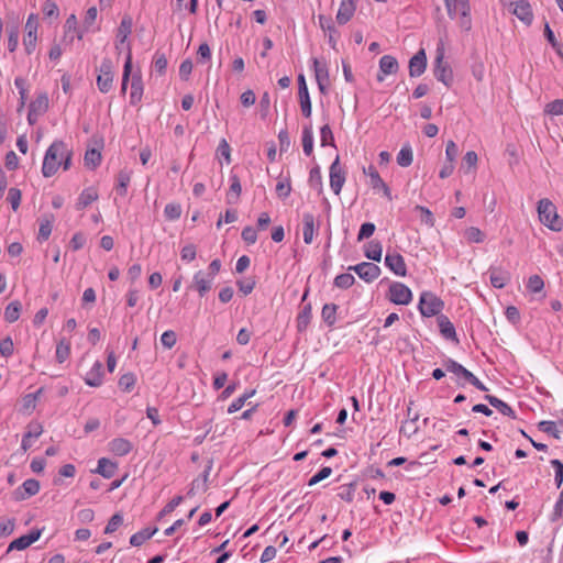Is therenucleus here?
Segmentation results:
<instances>
[{
	"label": "nucleus",
	"mask_w": 563,
	"mask_h": 563,
	"mask_svg": "<svg viewBox=\"0 0 563 563\" xmlns=\"http://www.w3.org/2000/svg\"><path fill=\"white\" fill-rule=\"evenodd\" d=\"M71 165V152L62 140L54 141L45 152L42 174L48 178L54 176L58 168L63 166L64 170L69 169Z\"/></svg>",
	"instance_id": "f257e3e1"
},
{
	"label": "nucleus",
	"mask_w": 563,
	"mask_h": 563,
	"mask_svg": "<svg viewBox=\"0 0 563 563\" xmlns=\"http://www.w3.org/2000/svg\"><path fill=\"white\" fill-rule=\"evenodd\" d=\"M133 20L130 15H124L120 22V25L117 30L115 34V49L121 53L122 51L126 52L125 62L123 66L122 74V84H121V92L125 93L128 89V84L130 80L132 66V49L131 43L129 42V36L132 33Z\"/></svg>",
	"instance_id": "f03ea898"
},
{
	"label": "nucleus",
	"mask_w": 563,
	"mask_h": 563,
	"mask_svg": "<svg viewBox=\"0 0 563 563\" xmlns=\"http://www.w3.org/2000/svg\"><path fill=\"white\" fill-rule=\"evenodd\" d=\"M445 7L448 10V14L451 19H456L459 16V25L460 27L468 32L472 29V19L470 15L471 8L468 0H444Z\"/></svg>",
	"instance_id": "7ed1b4c3"
},
{
	"label": "nucleus",
	"mask_w": 563,
	"mask_h": 563,
	"mask_svg": "<svg viewBox=\"0 0 563 563\" xmlns=\"http://www.w3.org/2000/svg\"><path fill=\"white\" fill-rule=\"evenodd\" d=\"M539 220L542 224L553 231H561L563 221L558 214L556 207L549 199H541L538 202Z\"/></svg>",
	"instance_id": "20e7f679"
},
{
	"label": "nucleus",
	"mask_w": 563,
	"mask_h": 563,
	"mask_svg": "<svg viewBox=\"0 0 563 563\" xmlns=\"http://www.w3.org/2000/svg\"><path fill=\"white\" fill-rule=\"evenodd\" d=\"M444 308L443 300L431 291H423L420 295L418 309L423 317L440 316Z\"/></svg>",
	"instance_id": "39448f33"
},
{
	"label": "nucleus",
	"mask_w": 563,
	"mask_h": 563,
	"mask_svg": "<svg viewBox=\"0 0 563 563\" xmlns=\"http://www.w3.org/2000/svg\"><path fill=\"white\" fill-rule=\"evenodd\" d=\"M500 3L526 25H530L532 23L533 12L528 0H500Z\"/></svg>",
	"instance_id": "423d86ee"
},
{
	"label": "nucleus",
	"mask_w": 563,
	"mask_h": 563,
	"mask_svg": "<svg viewBox=\"0 0 563 563\" xmlns=\"http://www.w3.org/2000/svg\"><path fill=\"white\" fill-rule=\"evenodd\" d=\"M444 367L449 373H452L457 379H464L479 390L486 391L487 387L468 369L452 358L444 362Z\"/></svg>",
	"instance_id": "0eeeda50"
},
{
	"label": "nucleus",
	"mask_w": 563,
	"mask_h": 563,
	"mask_svg": "<svg viewBox=\"0 0 563 563\" xmlns=\"http://www.w3.org/2000/svg\"><path fill=\"white\" fill-rule=\"evenodd\" d=\"M114 74L112 62L110 59H103L99 67V74L97 76V87L102 93L109 92L113 87Z\"/></svg>",
	"instance_id": "6e6552de"
},
{
	"label": "nucleus",
	"mask_w": 563,
	"mask_h": 563,
	"mask_svg": "<svg viewBox=\"0 0 563 563\" xmlns=\"http://www.w3.org/2000/svg\"><path fill=\"white\" fill-rule=\"evenodd\" d=\"M388 298L395 305H409L412 300V292L408 286L402 283L394 282L388 289Z\"/></svg>",
	"instance_id": "1a4fd4ad"
},
{
	"label": "nucleus",
	"mask_w": 563,
	"mask_h": 563,
	"mask_svg": "<svg viewBox=\"0 0 563 563\" xmlns=\"http://www.w3.org/2000/svg\"><path fill=\"white\" fill-rule=\"evenodd\" d=\"M311 60L318 88L322 95H327L330 87L328 65L325 62H320L317 57H313Z\"/></svg>",
	"instance_id": "9d476101"
},
{
	"label": "nucleus",
	"mask_w": 563,
	"mask_h": 563,
	"mask_svg": "<svg viewBox=\"0 0 563 563\" xmlns=\"http://www.w3.org/2000/svg\"><path fill=\"white\" fill-rule=\"evenodd\" d=\"M384 263L395 275L405 277L407 275V265L402 255L396 251L388 250Z\"/></svg>",
	"instance_id": "9b49d317"
},
{
	"label": "nucleus",
	"mask_w": 563,
	"mask_h": 563,
	"mask_svg": "<svg viewBox=\"0 0 563 563\" xmlns=\"http://www.w3.org/2000/svg\"><path fill=\"white\" fill-rule=\"evenodd\" d=\"M349 271H353L357 276L366 283H372L380 275L378 265L369 262H363L354 266H350Z\"/></svg>",
	"instance_id": "f8f14e48"
},
{
	"label": "nucleus",
	"mask_w": 563,
	"mask_h": 563,
	"mask_svg": "<svg viewBox=\"0 0 563 563\" xmlns=\"http://www.w3.org/2000/svg\"><path fill=\"white\" fill-rule=\"evenodd\" d=\"M434 76L439 81L443 82L446 87H450L452 85L453 73L451 67L446 63H444L443 52H439L435 58Z\"/></svg>",
	"instance_id": "ddd939ff"
},
{
	"label": "nucleus",
	"mask_w": 563,
	"mask_h": 563,
	"mask_svg": "<svg viewBox=\"0 0 563 563\" xmlns=\"http://www.w3.org/2000/svg\"><path fill=\"white\" fill-rule=\"evenodd\" d=\"M330 187L332 191L339 196L342 187L345 183V172L340 165L339 157L334 159V162L330 166Z\"/></svg>",
	"instance_id": "4468645a"
},
{
	"label": "nucleus",
	"mask_w": 563,
	"mask_h": 563,
	"mask_svg": "<svg viewBox=\"0 0 563 563\" xmlns=\"http://www.w3.org/2000/svg\"><path fill=\"white\" fill-rule=\"evenodd\" d=\"M213 280L205 271H198L195 273L189 288H194L200 297H205L212 288Z\"/></svg>",
	"instance_id": "2eb2a0df"
},
{
	"label": "nucleus",
	"mask_w": 563,
	"mask_h": 563,
	"mask_svg": "<svg viewBox=\"0 0 563 563\" xmlns=\"http://www.w3.org/2000/svg\"><path fill=\"white\" fill-rule=\"evenodd\" d=\"M298 95H299V102H300V109L302 114L306 118L311 117L312 108H311V100L308 91V87L306 84L305 76L300 74L298 76Z\"/></svg>",
	"instance_id": "dca6fc26"
},
{
	"label": "nucleus",
	"mask_w": 563,
	"mask_h": 563,
	"mask_svg": "<svg viewBox=\"0 0 563 563\" xmlns=\"http://www.w3.org/2000/svg\"><path fill=\"white\" fill-rule=\"evenodd\" d=\"M131 91H130V103L137 104L143 97L144 85L142 79V73L140 69L133 71L131 69Z\"/></svg>",
	"instance_id": "f3484780"
},
{
	"label": "nucleus",
	"mask_w": 563,
	"mask_h": 563,
	"mask_svg": "<svg viewBox=\"0 0 563 563\" xmlns=\"http://www.w3.org/2000/svg\"><path fill=\"white\" fill-rule=\"evenodd\" d=\"M36 30H37V20L34 14H31L27 18L25 24L26 34L23 38V44L25 46V51L27 54H31L35 49L36 45Z\"/></svg>",
	"instance_id": "a211bd4d"
},
{
	"label": "nucleus",
	"mask_w": 563,
	"mask_h": 563,
	"mask_svg": "<svg viewBox=\"0 0 563 563\" xmlns=\"http://www.w3.org/2000/svg\"><path fill=\"white\" fill-rule=\"evenodd\" d=\"M357 7V0H341L340 7L335 16L340 25L346 24L353 18Z\"/></svg>",
	"instance_id": "6ab92c4d"
},
{
	"label": "nucleus",
	"mask_w": 563,
	"mask_h": 563,
	"mask_svg": "<svg viewBox=\"0 0 563 563\" xmlns=\"http://www.w3.org/2000/svg\"><path fill=\"white\" fill-rule=\"evenodd\" d=\"M399 69L397 59L391 55H384L379 59V73L377 74V80L384 81L387 75L396 74Z\"/></svg>",
	"instance_id": "aec40b11"
},
{
	"label": "nucleus",
	"mask_w": 563,
	"mask_h": 563,
	"mask_svg": "<svg viewBox=\"0 0 563 563\" xmlns=\"http://www.w3.org/2000/svg\"><path fill=\"white\" fill-rule=\"evenodd\" d=\"M363 172H364V174L366 176H368L369 185H371V187L373 189H375V190H383L384 195L387 198H389V199L391 198L390 189L385 184V181L382 179V177L379 176L377 169L373 165H369L367 168H363Z\"/></svg>",
	"instance_id": "412c9836"
},
{
	"label": "nucleus",
	"mask_w": 563,
	"mask_h": 563,
	"mask_svg": "<svg viewBox=\"0 0 563 563\" xmlns=\"http://www.w3.org/2000/svg\"><path fill=\"white\" fill-rule=\"evenodd\" d=\"M427 68V56L424 49L418 51L409 60V75L421 76Z\"/></svg>",
	"instance_id": "4be33fe9"
},
{
	"label": "nucleus",
	"mask_w": 563,
	"mask_h": 563,
	"mask_svg": "<svg viewBox=\"0 0 563 563\" xmlns=\"http://www.w3.org/2000/svg\"><path fill=\"white\" fill-rule=\"evenodd\" d=\"M40 537L41 530H32L30 533L21 536L18 539L13 540L8 547V552L13 550H24L29 548L32 543L37 541Z\"/></svg>",
	"instance_id": "5701e85b"
},
{
	"label": "nucleus",
	"mask_w": 563,
	"mask_h": 563,
	"mask_svg": "<svg viewBox=\"0 0 563 563\" xmlns=\"http://www.w3.org/2000/svg\"><path fill=\"white\" fill-rule=\"evenodd\" d=\"M133 449V444L125 438H114L108 443V450L115 456H125Z\"/></svg>",
	"instance_id": "b1692460"
},
{
	"label": "nucleus",
	"mask_w": 563,
	"mask_h": 563,
	"mask_svg": "<svg viewBox=\"0 0 563 563\" xmlns=\"http://www.w3.org/2000/svg\"><path fill=\"white\" fill-rule=\"evenodd\" d=\"M85 383L90 387H99L103 382V365L96 361L84 377Z\"/></svg>",
	"instance_id": "393cba45"
},
{
	"label": "nucleus",
	"mask_w": 563,
	"mask_h": 563,
	"mask_svg": "<svg viewBox=\"0 0 563 563\" xmlns=\"http://www.w3.org/2000/svg\"><path fill=\"white\" fill-rule=\"evenodd\" d=\"M319 25L320 27L328 33V42L330 46L335 49L336 48V37L339 35V32L336 27L334 26V23L332 21L331 16H325L323 14H320L318 16Z\"/></svg>",
	"instance_id": "a878e982"
},
{
	"label": "nucleus",
	"mask_w": 563,
	"mask_h": 563,
	"mask_svg": "<svg viewBox=\"0 0 563 563\" xmlns=\"http://www.w3.org/2000/svg\"><path fill=\"white\" fill-rule=\"evenodd\" d=\"M437 323L441 335L445 340L459 342L454 324L445 314H440L437 318Z\"/></svg>",
	"instance_id": "bb28decb"
},
{
	"label": "nucleus",
	"mask_w": 563,
	"mask_h": 563,
	"mask_svg": "<svg viewBox=\"0 0 563 563\" xmlns=\"http://www.w3.org/2000/svg\"><path fill=\"white\" fill-rule=\"evenodd\" d=\"M316 218L312 213L306 212L302 216V236L306 244H311L314 239Z\"/></svg>",
	"instance_id": "cd10ccee"
},
{
	"label": "nucleus",
	"mask_w": 563,
	"mask_h": 563,
	"mask_svg": "<svg viewBox=\"0 0 563 563\" xmlns=\"http://www.w3.org/2000/svg\"><path fill=\"white\" fill-rule=\"evenodd\" d=\"M229 180L230 188L229 191L227 192V203L235 205L239 202L242 192L241 181L238 175L235 174H231Z\"/></svg>",
	"instance_id": "c85d7f7f"
},
{
	"label": "nucleus",
	"mask_w": 563,
	"mask_h": 563,
	"mask_svg": "<svg viewBox=\"0 0 563 563\" xmlns=\"http://www.w3.org/2000/svg\"><path fill=\"white\" fill-rule=\"evenodd\" d=\"M489 280L493 287L504 288L510 282V274L499 268H490L488 271Z\"/></svg>",
	"instance_id": "c756f323"
},
{
	"label": "nucleus",
	"mask_w": 563,
	"mask_h": 563,
	"mask_svg": "<svg viewBox=\"0 0 563 563\" xmlns=\"http://www.w3.org/2000/svg\"><path fill=\"white\" fill-rule=\"evenodd\" d=\"M99 198L98 191L93 187L85 188L76 202V209L77 210H84L87 208L90 203L95 202Z\"/></svg>",
	"instance_id": "7c9ffc66"
},
{
	"label": "nucleus",
	"mask_w": 563,
	"mask_h": 563,
	"mask_svg": "<svg viewBox=\"0 0 563 563\" xmlns=\"http://www.w3.org/2000/svg\"><path fill=\"white\" fill-rule=\"evenodd\" d=\"M54 220L55 218L53 214H45L44 217L41 218L37 234V240L40 242L46 241L51 236Z\"/></svg>",
	"instance_id": "2f4dec72"
},
{
	"label": "nucleus",
	"mask_w": 563,
	"mask_h": 563,
	"mask_svg": "<svg viewBox=\"0 0 563 563\" xmlns=\"http://www.w3.org/2000/svg\"><path fill=\"white\" fill-rule=\"evenodd\" d=\"M485 399L489 402L490 406L496 408L501 415L507 416L511 419H516V412L504 400H501L493 395H486Z\"/></svg>",
	"instance_id": "473e14b6"
},
{
	"label": "nucleus",
	"mask_w": 563,
	"mask_h": 563,
	"mask_svg": "<svg viewBox=\"0 0 563 563\" xmlns=\"http://www.w3.org/2000/svg\"><path fill=\"white\" fill-rule=\"evenodd\" d=\"M49 106L48 96L46 92L38 93L36 98L30 103L29 109L33 111V113H37L42 117L47 110Z\"/></svg>",
	"instance_id": "72a5a7b5"
},
{
	"label": "nucleus",
	"mask_w": 563,
	"mask_h": 563,
	"mask_svg": "<svg viewBox=\"0 0 563 563\" xmlns=\"http://www.w3.org/2000/svg\"><path fill=\"white\" fill-rule=\"evenodd\" d=\"M118 468V464L110 461L109 459L101 457L98 461V466L96 472L102 475L106 478H111Z\"/></svg>",
	"instance_id": "f704fd0d"
},
{
	"label": "nucleus",
	"mask_w": 563,
	"mask_h": 563,
	"mask_svg": "<svg viewBox=\"0 0 563 563\" xmlns=\"http://www.w3.org/2000/svg\"><path fill=\"white\" fill-rule=\"evenodd\" d=\"M157 532V528L150 529L145 528L130 538V544L132 547H141L145 541L150 540Z\"/></svg>",
	"instance_id": "c9c22d12"
},
{
	"label": "nucleus",
	"mask_w": 563,
	"mask_h": 563,
	"mask_svg": "<svg viewBox=\"0 0 563 563\" xmlns=\"http://www.w3.org/2000/svg\"><path fill=\"white\" fill-rule=\"evenodd\" d=\"M70 355V342L66 339H60L56 344V361L62 364L68 360Z\"/></svg>",
	"instance_id": "e433bc0d"
},
{
	"label": "nucleus",
	"mask_w": 563,
	"mask_h": 563,
	"mask_svg": "<svg viewBox=\"0 0 563 563\" xmlns=\"http://www.w3.org/2000/svg\"><path fill=\"white\" fill-rule=\"evenodd\" d=\"M338 308L339 307L335 303H325L322 307L321 317L327 325L333 327L335 324Z\"/></svg>",
	"instance_id": "4c0bfd02"
},
{
	"label": "nucleus",
	"mask_w": 563,
	"mask_h": 563,
	"mask_svg": "<svg viewBox=\"0 0 563 563\" xmlns=\"http://www.w3.org/2000/svg\"><path fill=\"white\" fill-rule=\"evenodd\" d=\"M465 240L468 243H483L486 239V234L477 227H468L463 233Z\"/></svg>",
	"instance_id": "58836bf2"
},
{
	"label": "nucleus",
	"mask_w": 563,
	"mask_h": 563,
	"mask_svg": "<svg viewBox=\"0 0 563 563\" xmlns=\"http://www.w3.org/2000/svg\"><path fill=\"white\" fill-rule=\"evenodd\" d=\"M302 150L307 156H310L313 152V132L311 125H307L302 129Z\"/></svg>",
	"instance_id": "ea45409f"
},
{
	"label": "nucleus",
	"mask_w": 563,
	"mask_h": 563,
	"mask_svg": "<svg viewBox=\"0 0 563 563\" xmlns=\"http://www.w3.org/2000/svg\"><path fill=\"white\" fill-rule=\"evenodd\" d=\"M383 247L382 244L377 241H371L367 243L365 247V256L368 260L379 262L382 258Z\"/></svg>",
	"instance_id": "a19ab883"
},
{
	"label": "nucleus",
	"mask_w": 563,
	"mask_h": 563,
	"mask_svg": "<svg viewBox=\"0 0 563 563\" xmlns=\"http://www.w3.org/2000/svg\"><path fill=\"white\" fill-rule=\"evenodd\" d=\"M413 155L410 145H404L397 154V163L401 167H408L412 164Z\"/></svg>",
	"instance_id": "79ce46f5"
},
{
	"label": "nucleus",
	"mask_w": 563,
	"mask_h": 563,
	"mask_svg": "<svg viewBox=\"0 0 563 563\" xmlns=\"http://www.w3.org/2000/svg\"><path fill=\"white\" fill-rule=\"evenodd\" d=\"M477 162L478 157L474 151L466 152L462 159L461 170L465 174L470 173L476 168Z\"/></svg>",
	"instance_id": "37998d69"
},
{
	"label": "nucleus",
	"mask_w": 563,
	"mask_h": 563,
	"mask_svg": "<svg viewBox=\"0 0 563 563\" xmlns=\"http://www.w3.org/2000/svg\"><path fill=\"white\" fill-rule=\"evenodd\" d=\"M311 316V306H305L297 317V329L299 332H303L307 329L310 323Z\"/></svg>",
	"instance_id": "c03bdc74"
},
{
	"label": "nucleus",
	"mask_w": 563,
	"mask_h": 563,
	"mask_svg": "<svg viewBox=\"0 0 563 563\" xmlns=\"http://www.w3.org/2000/svg\"><path fill=\"white\" fill-rule=\"evenodd\" d=\"M255 395V389H251L245 391L242 396L234 399L231 405L228 407V413H234L239 411L246 402L247 399Z\"/></svg>",
	"instance_id": "a18cd8bd"
},
{
	"label": "nucleus",
	"mask_w": 563,
	"mask_h": 563,
	"mask_svg": "<svg viewBox=\"0 0 563 563\" xmlns=\"http://www.w3.org/2000/svg\"><path fill=\"white\" fill-rule=\"evenodd\" d=\"M21 312V303L19 301L10 302L4 310V319L12 323L16 321L20 317Z\"/></svg>",
	"instance_id": "49530a36"
},
{
	"label": "nucleus",
	"mask_w": 563,
	"mask_h": 563,
	"mask_svg": "<svg viewBox=\"0 0 563 563\" xmlns=\"http://www.w3.org/2000/svg\"><path fill=\"white\" fill-rule=\"evenodd\" d=\"M354 283H355V278L350 273H343V274L338 275L333 282L334 286L338 288H341V289H347V288L352 287Z\"/></svg>",
	"instance_id": "de8ad7c7"
},
{
	"label": "nucleus",
	"mask_w": 563,
	"mask_h": 563,
	"mask_svg": "<svg viewBox=\"0 0 563 563\" xmlns=\"http://www.w3.org/2000/svg\"><path fill=\"white\" fill-rule=\"evenodd\" d=\"M544 288V282L540 275H532L528 278L527 289L532 294L541 292Z\"/></svg>",
	"instance_id": "09e8293b"
},
{
	"label": "nucleus",
	"mask_w": 563,
	"mask_h": 563,
	"mask_svg": "<svg viewBox=\"0 0 563 563\" xmlns=\"http://www.w3.org/2000/svg\"><path fill=\"white\" fill-rule=\"evenodd\" d=\"M309 185L319 192L322 191V176L319 166L311 168L309 173Z\"/></svg>",
	"instance_id": "8fccbe9b"
},
{
	"label": "nucleus",
	"mask_w": 563,
	"mask_h": 563,
	"mask_svg": "<svg viewBox=\"0 0 563 563\" xmlns=\"http://www.w3.org/2000/svg\"><path fill=\"white\" fill-rule=\"evenodd\" d=\"M291 192V184L289 178H282L276 184V194L280 199H286Z\"/></svg>",
	"instance_id": "3c124183"
},
{
	"label": "nucleus",
	"mask_w": 563,
	"mask_h": 563,
	"mask_svg": "<svg viewBox=\"0 0 563 563\" xmlns=\"http://www.w3.org/2000/svg\"><path fill=\"white\" fill-rule=\"evenodd\" d=\"M538 428L540 431L548 433V434L554 437L555 439L560 438V431L554 421L543 420V421L539 422Z\"/></svg>",
	"instance_id": "603ef678"
},
{
	"label": "nucleus",
	"mask_w": 563,
	"mask_h": 563,
	"mask_svg": "<svg viewBox=\"0 0 563 563\" xmlns=\"http://www.w3.org/2000/svg\"><path fill=\"white\" fill-rule=\"evenodd\" d=\"M320 144L321 146H334V136L329 124H324L320 129Z\"/></svg>",
	"instance_id": "864d4df0"
},
{
	"label": "nucleus",
	"mask_w": 563,
	"mask_h": 563,
	"mask_svg": "<svg viewBox=\"0 0 563 563\" xmlns=\"http://www.w3.org/2000/svg\"><path fill=\"white\" fill-rule=\"evenodd\" d=\"M183 501H184V496H181V495L175 496L159 511L158 517L163 518V517L172 514Z\"/></svg>",
	"instance_id": "5fc2aeb1"
},
{
	"label": "nucleus",
	"mask_w": 563,
	"mask_h": 563,
	"mask_svg": "<svg viewBox=\"0 0 563 563\" xmlns=\"http://www.w3.org/2000/svg\"><path fill=\"white\" fill-rule=\"evenodd\" d=\"M135 383H136V378H135V375L132 373L123 374L119 378V387L123 391H131L133 389Z\"/></svg>",
	"instance_id": "6e6d98bb"
},
{
	"label": "nucleus",
	"mask_w": 563,
	"mask_h": 563,
	"mask_svg": "<svg viewBox=\"0 0 563 563\" xmlns=\"http://www.w3.org/2000/svg\"><path fill=\"white\" fill-rule=\"evenodd\" d=\"M164 216L167 220L174 221L180 218L181 207L178 203H168L165 206Z\"/></svg>",
	"instance_id": "4d7b16f0"
},
{
	"label": "nucleus",
	"mask_w": 563,
	"mask_h": 563,
	"mask_svg": "<svg viewBox=\"0 0 563 563\" xmlns=\"http://www.w3.org/2000/svg\"><path fill=\"white\" fill-rule=\"evenodd\" d=\"M419 419V415L415 413V416L411 418V421H404L400 427V433H404L408 438L411 437L413 433L417 432L418 428L416 426V422Z\"/></svg>",
	"instance_id": "13d9d810"
},
{
	"label": "nucleus",
	"mask_w": 563,
	"mask_h": 563,
	"mask_svg": "<svg viewBox=\"0 0 563 563\" xmlns=\"http://www.w3.org/2000/svg\"><path fill=\"white\" fill-rule=\"evenodd\" d=\"M101 162V154L97 150H88L85 154V164L88 167H97Z\"/></svg>",
	"instance_id": "bf43d9fd"
},
{
	"label": "nucleus",
	"mask_w": 563,
	"mask_h": 563,
	"mask_svg": "<svg viewBox=\"0 0 563 563\" xmlns=\"http://www.w3.org/2000/svg\"><path fill=\"white\" fill-rule=\"evenodd\" d=\"M21 197L22 194L20 189L15 187L9 189L7 199L10 202L13 211H16L19 209L21 203Z\"/></svg>",
	"instance_id": "052dcab7"
},
{
	"label": "nucleus",
	"mask_w": 563,
	"mask_h": 563,
	"mask_svg": "<svg viewBox=\"0 0 563 563\" xmlns=\"http://www.w3.org/2000/svg\"><path fill=\"white\" fill-rule=\"evenodd\" d=\"M123 522V517L122 515L120 514H114L108 521L106 528H104V533L106 534H111L113 533L114 531L118 530V528L122 525Z\"/></svg>",
	"instance_id": "680f3d73"
},
{
	"label": "nucleus",
	"mask_w": 563,
	"mask_h": 563,
	"mask_svg": "<svg viewBox=\"0 0 563 563\" xmlns=\"http://www.w3.org/2000/svg\"><path fill=\"white\" fill-rule=\"evenodd\" d=\"M131 177L128 172H120L118 175V191L121 196L126 195V189L130 184Z\"/></svg>",
	"instance_id": "e2e57ef3"
},
{
	"label": "nucleus",
	"mask_w": 563,
	"mask_h": 563,
	"mask_svg": "<svg viewBox=\"0 0 563 563\" xmlns=\"http://www.w3.org/2000/svg\"><path fill=\"white\" fill-rule=\"evenodd\" d=\"M545 113L551 115H563V99H556L545 106Z\"/></svg>",
	"instance_id": "0e129e2a"
},
{
	"label": "nucleus",
	"mask_w": 563,
	"mask_h": 563,
	"mask_svg": "<svg viewBox=\"0 0 563 563\" xmlns=\"http://www.w3.org/2000/svg\"><path fill=\"white\" fill-rule=\"evenodd\" d=\"M22 488L25 492L26 497H31L40 492V483L36 479L30 478L24 481Z\"/></svg>",
	"instance_id": "69168bd1"
},
{
	"label": "nucleus",
	"mask_w": 563,
	"mask_h": 563,
	"mask_svg": "<svg viewBox=\"0 0 563 563\" xmlns=\"http://www.w3.org/2000/svg\"><path fill=\"white\" fill-rule=\"evenodd\" d=\"M550 464L555 468L554 481L556 487L559 488L563 483V463L560 460L554 459L550 461Z\"/></svg>",
	"instance_id": "338daca9"
},
{
	"label": "nucleus",
	"mask_w": 563,
	"mask_h": 563,
	"mask_svg": "<svg viewBox=\"0 0 563 563\" xmlns=\"http://www.w3.org/2000/svg\"><path fill=\"white\" fill-rule=\"evenodd\" d=\"M560 518H563V489L560 493V496L554 505L551 520L555 521Z\"/></svg>",
	"instance_id": "774afa93"
}]
</instances>
